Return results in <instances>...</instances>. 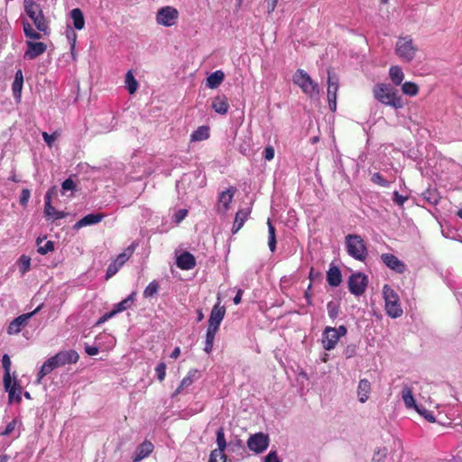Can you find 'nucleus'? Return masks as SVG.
<instances>
[{
  "label": "nucleus",
  "mask_w": 462,
  "mask_h": 462,
  "mask_svg": "<svg viewBox=\"0 0 462 462\" xmlns=\"http://www.w3.org/2000/svg\"><path fill=\"white\" fill-rule=\"evenodd\" d=\"M402 91L407 96L414 97L419 92V87L413 82L406 81L402 85Z\"/></svg>",
  "instance_id": "nucleus-45"
},
{
  "label": "nucleus",
  "mask_w": 462,
  "mask_h": 462,
  "mask_svg": "<svg viewBox=\"0 0 462 462\" xmlns=\"http://www.w3.org/2000/svg\"><path fill=\"white\" fill-rule=\"evenodd\" d=\"M134 247L128 246L123 253L117 255L116 259L108 265L106 273V279L114 276L119 269L125 263L134 253Z\"/></svg>",
  "instance_id": "nucleus-12"
},
{
  "label": "nucleus",
  "mask_w": 462,
  "mask_h": 462,
  "mask_svg": "<svg viewBox=\"0 0 462 462\" xmlns=\"http://www.w3.org/2000/svg\"><path fill=\"white\" fill-rule=\"evenodd\" d=\"M18 420L16 419H14L12 421H10L4 431L1 432V435L3 436H8L11 433H13L17 426Z\"/></svg>",
  "instance_id": "nucleus-54"
},
{
  "label": "nucleus",
  "mask_w": 462,
  "mask_h": 462,
  "mask_svg": "<svg viewBox=\"0 0 462 462\" xmlns=\"http://www.w3.org/2000/svg\"><path fill=\"white\" fill-rule=\"evenodd\" d=\"M416 411L421 415L425 420H427L429 422H435L436 419L433 416L432 412L427 410L424 406L419 405L416 408Z\"/></svg>",
  "instance_id": "nucleus-49"
},
{
  "label": "nucleus",
  "mask_w": 462,
  "mask_h": 462,
  "mask_svg": "<svg viewBox=\"0 0 462 462\" xmlns=\"http://www.w3.org/2000/svg\"><path fill=\"white\" fill-rule=\"evenodd\" d=\"M270 438L263 432L253 434L247 439L248 448L255 454H261L265 451L269 446Z\"/></svg>",
  "instance_id": "nucleus-10"
},
{
  "label": "nucleus",
  "mask_w": 462,
  "mask_h": 462,
  "mask_svg": "<svg viewBox=\"0 0 462 462\" xmlns=\"http://www.w3.org/2000/svg\"><path fill=\"white\" fill-rule=\"evenodd\" d=\"M159 290V284L156 281L151 282L143 291V296L145 298H151L154 296Z\"/></svg>",
  "instance_id": "nucleus-47"
},
{
  "label": "nucleus",
  "mask_w": 462,
  "mask_h": 462,
  "mask_svg": "<svg viewBox=\"0 0 462 462\" xmlns=\"http://www.w3.org/2000/svg\"><path fill=\"white\" fill-rule=\"evenodd\" d=\"M418 47L414 44L411 36H401L398 38L395 45V53L402 60L406 62H411L414 60Z\"/></svg>",
  "instance_id": "nucleus-6"
},
{
  "label": "nucleus",
  "mask_w": 462,
  "mask_h": 462,
  "mask_svg": "<svg viewBox=\"0 0 462 462\" xmlns=\"http://www.w3.org/2000/svg\"><path fill=\"white\" fill-rule=\"evenodd\" d=\"M67 38H68L69 42H70L71 50L73 51L75 48V44H76L77 34L71 28H69L67 30Z\"/></svg>",
  "instance_id": "nucleus-61"
},
{
  "label": "nucleus",
  "mask_w": 462,
  "mask_h": 462,
  "mask_svg": "<svg viewBox=\"0 0 462 462\" xmlns=\"http://www.w3.org/2000/svg\"><path fill=\"white\" fill-rule=\"evenodd\" d=\"M42 307V304L38 306L33 311L20 315L19 317L15 318L9 324L7 328V333L10 335L18 334L22 330V328H23L27 324L28 320L40 311Z\"/></svg>",
  "instance_id": "nucleus-14"
},
{
  "label": "nucleus",
  "mask_w": 462,
  "mask_h": 462,
  "mask_svg": "<svg viewBox=\"0 0 462 462\" xmlns=\"http://www.w3.org/2000/svg\"><path fill=\"white\" fill-rule=\"evenodd\" d=\"M85 352L88 355V356H96L98 354L99 352V349L97 346H89L88 344H85Z\"/></svg>",
  "instance_id": "nucleus-64"
},
{
  "label": "nucleus",
  "mask_w": 462,
  "mask_h": 462,
  "mask_svg": "<svg viewBox=\"0 0 462 462\" xmlns=\"http://www.w3.org/2000/svg\"><path fill=\"white\" fill-rule=\"evenodd\" d=\"M344 356L346 358H351L356 354V344H349L346 346L344 349Z\"/></svg>",
  "instance_id": "nucleus-55"
},
{
  "label": "nucleus",
  "mask_w": 462,
  "mask_h": 462,
  "mask_svg": "<svg viewBox=\"0 0 462 462\" xmlns=\"http://www.w3.org/2000/svg\"><path fill=\"white\" fill-rule=\"evenodd\" d=\"M249 214H250V209L249 208L239 209L236 212V217H235V221H234V224H233V227H232V233L233 234L237 233L242 228V226H244V224H245V220L247 219Z\"/></svg>",
  "instance_id": "nucleus-26"
},
{
  "label": "nucleus",
  "mask_w": 462,
  "mask_h": 462,
  "mask_svg": "<svg viewBox=\"0 0 462 462\" xmlns=\"http://www.w3.org/2000/svg\"><path fill=\"white\" fill-rule=\"evenodd\" d=\"M23 32L27 38L32 40H39L42 38L41 33L35 32L29 23H23Z\"/></svg>",
  "instance_id": "nucleus-46"
},
{
  "label": "nucleus",
  "mask_w": 462,
  "mask_h": 462,
  "mask_svg": "<svg viewBox=\"0 0 462 462\" xmlns=\"http://www.w3.org/2000/svg\"><path fill=\"white\" fill-rule=\"evenodd\" d=\"M327 281L332 287H337L342 282L341 272L337 266H330L327 273Z\"/></svg>",
  "instance_id": "nucleus-28"
},
{
  "label": "nucleus",
  "mask_w": 462,
  "mask_h": 462,
  "mask_svg": "<svg viewBox=\"0 0 462 462\" xmlns=\"http://www.w3.org/2000/svg\"><path fill=\"white\" fill-rule=\"evenodd\" d=\"M58 365L53 358V356L50 357L49 359H47L43 365H42L39 373H38V376H37V383H40L42 379L46 376L47 374H49L50 373H51L55 368H57Z\"/></svg>",
  "instance_id": "nucleus-29"
},
{
  "label": "nucleus",
  "mask_w": 462,
  "mask_h": 462,
  "mask_svg": "<svg viewBox=\"0 0 462 462\" xmlns=\"http://www.w3.org/2000/svg\"><path fill=\"white\" fill-rule=\"evenodd\" d=\"M263 462H282L279 458L277 451L272 450L264 457Z\"/></svg>",
  "instance_id": "nucleus-59"
},
{
  "label": "nucleus",
  "mask_w": 462,
  "mask_h": 462,
  "mask_svg": "<svg viewBox=\"0 0 462 462\" xmlns=\"http://www.w3.org/2000/svg\"><path fill=\"white\" fill-rule=\"evenodd\" d=\"M211 107L216 113L226 115L229 109L227 97L225 95L215 97L212 100Z\"/></svg>",
  "instance_id": "nucleus-24"
},
{
  "label": "nucleus",
  "mask_w": 462,
  "mask_h": 462,
  "mask_svg": "<svg viewBox=\"0 0 462 462\" xmlns=\"http://www.w3.org/2000/svg\"><path fill=\"white\" fill-rule=\"evenodd\" d=\"M216 435L217 448L211 451L208 462H226V456L224 453L226 448L224 429L220 427L217 430Z\"/></svg>",
  "instance_id": "nucleus-8"
},
{
  "label": "nucleus",
  "mask_w": 462,
  "mask_h": 462,
  "mask_svg": "<svg viewBox=\"0 0 462 462\" xmlns=\"http://www.w3.org/2000/svg\"><path fill=\"white\" fill-rule=\"evenodd\" d=\"M114 316H116V312L112 310L111 311L105 313L103 316H101L96 325L98 326L100 324H103L109 319L113 318Z\"/></svg>",
  "instance_id": "nucleus-63"
},
{
  "label": "nucleus",
  "mask_w": 462,
  "mask_h": 462,
  "mask_svg": "<svg viewBox=\"0 0 462 462\" xmlns=\"http://www.w3.org/2000/svg\"><path fill=\"white\" fill-rule=\"evenodd\" d=\"M53 358L58 365L63 366L69 364H76L79 361V356L75 350L60 351L53 356Z\"/></svg>",
  "instance_id": "nucleus-18"
},
{
  "label": "nucleus",
  "mask_w": 462,
  "mask_h": 462,
  "mask_svg": "<svg viewBox=\"0 0 462 462\" xmlns=\"http://www.w3.org/2000/svg\"><path fill=\"white\" fill-rule=\"evenodd\" d=\"M218 329L208 328L206 332V340H205V347L204 351L207 354H210L213 348L215 336Z\"/></svg>",
  "instance_id": "nucleus-39"
},
{
  "label": "nucleus",
  "mask_w": 462,
  "mask_h": 462,
  "mask_svg": "<svg viewBox=\"0 0 462 462\" xmlns=\"http://www.w3.org/2000/svg\"><path fill=\"white\" fill-rule=\"evenodd\" d=\"M347 329L344 325L338 328L326 327L322 332V346L329 351L336 347L340 337L346 335Z\"/></svg>",
  "instance_id": "nucleus-7"
},
{
  "label": "nucleus",
  "mask_w": 462,
  "mask_h": 462,
  "mask_svg": "<svg viewBox=\"0 0 462 462\" xmlns=\"http://www.w3.org/2000/svg\"><path fill=\"white\" fill-rule=\"evenodd\" d=\"M346 248L351 257L361 262L365 261L368 255L365 243L359 235H347L346 236Z\"/></svg>",
  "instance_id": "nucleus-4"
},
{
  "label": "nucleus",
  "mask_w": 462,
  "mask_h": 462,
  "mask_svg": "<svg viewBox=\"0 0 462 462\" xmlns=\"http://www.w3.org/2000/svg\"><path fill=\"white\" fill-rule=\"evenodd\" d=\"M176 263L181 270H191L196 266V259L189 252H184L177 257Z\"/></svg>",
  "instance_id": "nucleus-23"
},
{
  "label": "nucleus",
  "mask_w": 462,
  "mask_h": 462,
  "mask_svg": "<svg viewBox=\"0 0 462 462\" xmlns=\"http://www.w3.org/2000/svg\"><path fill=\"white\" fill-rule=\"evenodd\" d=\"M402 399L408 409H415L419 406L416 404L411 389L409 386H404L402 391Z\"/></svg>",
  "instance_id": "nucleus-34"
},
{
  "label": "nucleus",
  "mask_w": 462,
  "mask_h": 462,
  "mask_svg": "<svg viewBox=\"0 0 462 462\" xmlns=\"http://www.w3.org/2000/svg\"><path fill=\"white\" fill-rule=\"evenodd\" d=\"M372 181L382 187L389 186V181H387L379 172H375L372 175Z\"/></svg>",
  "instance_id": "nucleus-53"
},
{
  "label": "nucleus",
  "mask_w": 462,
  "mask_h": 462,
  "mask_svg": "<svg viewBox=\"0 0 462 462\" xmlns=\"http://www.w3.org/2000/svg\"><path fill=\"white\" fill-rule=\"evenodd\" d=\"M236 191V187H230L226 190H224L219 194L218 202L223 205L225 210L228 209Z\"/></svg>",
  "instance_id": "nucleus-32"
},
{
  "label": "nucleus",
  "mask_w": 462,
  "mask_h": 462,
  "mask_svg": "<svg viewBox=\"0 0 462 462\" xmlns=\"http://www.w3.org/2000/svg\"><path fill=\"white\" fill-rule=\"evenodd\" d=\"M153 448L154 446L151 441H143L136 448L133 457V461L140 462L142 459L147 457L152 452Z\"/></svg>",
  "instance_id": "nucleus-21"
},
{
  "label": "nucleus",
  "mask_w": 462,
  "mask_h": 462,
  "mask_svg": "<svg viewBox=\"0 0 462 462\" xmlns=\"http://www.w3.org/2000/svg\"><path fill=\"white\" fill-rule=\"evenodd\" d=\"M75 188L76 185L70 178L66 179L61 184L62 193H64L67 190H74Z\"/></svg>",
  "instance_id": "nucleus-57"
},
{
  "label": "nucleus",
  "mask_w": 462,
  "mask_h": 462,
  "mask_svg": "<svg viewBox=\"0 0 462 462\" xmlns=\"http://www.w3.org/2000/svg\"><path fill=\"white\" fill-rule=\"evenodd\" d=\"M381 260L388 268L397 273H403L406 271V264L393 254H383Z\"/></svg>",
  "instance_id": "nucleus-17"
},
{
  "label": "nucleus",
  "mask_w": 462,
  "mask_h": 462,
  "mask_svg": "<svg viewBox=\"0 0 462 462\" xmlns=\"http://www.w3.org/2000/svg\"><path fill=\"white\" fill-rule=\"evenodd\" d=\"M44 239L45 238L39 237L36 241L37 245H38L37 251L40 254H42V255H44L50 252H52L54 250V243L52 241H47V242H45V244L43 245H41V244L43 242Z\"/></svg>",
  "instance_id": "nucleus-44"
},
{
  "label": "nucleus",
  "mask_w": 462,
  "mask_h": 462,
  "mask_svg": "<svg viewBox=\"0 0 462 462\" xmlns=\"http://www.w3.org/2000/svg\"><path fill=\"white\" fill-rule=\"evenodd\" d=\"M368 277L362 273H353L348 279V289L356 296L362 295L367 287Z\"/></svg>",
  "instance_id": "nucleus-11"
},
{
  "label": "nucleus",
  "mask_w": 462,
  "mask_h": 462,
  "mask_svg": "<svg viewBox=\"0 0 462 462\" xmlns=\"http://www.w3.org/2000/svg\"><path fill=\"white\" fill-rule=\"evenodd\" d=\"M292 81L302 92L310 97H315L319 95V85L312 80L310 76L303 69H299L292 76Z\"/></svg>",
  "instance_id": "nucleus-5"
},
{
  "label": "nucleus",
  "mask_w": 462,
  "mask_h": 462,
  "mask_svg": "<svg viewBox=\"0 0 462 462\" xmlns=\"http://www.w3.org/2000/svg\"><path fill=\"white\" fill-rule=\"evenodd\" d=\"M267 225H268V245H269L271 252H274L276 249L275 227L273 226L270 219H268Z\"/></svg>",
  "instance_id": "nucleus-41"
},
{
  "label": "nucleus",
  "mask_w": 462,
  "mask_h": 462,
  "mask_svg": "<svg viewBox=\"0 0 462 462\" xmlns=\"http://www.w3.org/2000/svg\"><path fill=\"white\" fill-rule=\"evenodd\" d=\"M70 17L73 21V26L76 30H82L85 26V18L79 8H74L70 11Z\"/></svg>",
  "instance_id": "nucleus-33"
},
{
  "label": "nucleus",
  "mask_w": 462,
  "mask_h": 462,
  "mask_svg": "<svg viewBox=\"0 0 462 462\" xmlns=\"http://www.w3.org/2000/svg\"><path fill=\"white\" fill-rule=\"evenodd\" d=\"M27 50L24 52V59L26 60H34L40 55L43 54L47 50V45L43 42H26Z\"/></svg>",
  "instance_id": "nucleus-19"
},
{
  "label": "nucleus",
  "mask_w": 462,
  "mask_h": 462,
  "mask_svg": "<svg viewBox=\"0 0 462 462\" xmlns=\"http://www.w3.org/2000/svg\"><path fill=\"white\" fill-rule=\"evenodd\" d=\"M338 89V82L337 79L335 81L333 80V78L331 76L330 70L328 69V90H327V96H328V106L329 109L333 112L337 109V92Z\"/></svg>",
  "instance_id": "nucleus-15"
},
{
  "label": "nucleus",
  "mask_w": 462,
  "mask_h": 462,
  "mask_svg": "<svg viewBox=\"0 0 462 462\" xmlns=\"http://www.w3.org/2000/svg\"><path fill=\"white\" fill-rule=\"evenodd\" d=\"M371 384L367 379H361L358 383L357 396L360 402H365L369 398Z\"/></svg>",
  "instance_id": "nucleus-27"
},
{
  "label": "nucleus",
  "mask_w": 462,
  "mask_h": 462,
  "mask_svg": "<svg viewBox=\"0 0 462 462\" xmlns=\"http://www.w3.org/2000/svg\"><path fill=\"white\" fill-rule=\"evenodd\" d=\"M226 448L229 452L243 455L245 452L243 441L239 439H235L226 443Z\"/></svg>",
  "instance_id": "nucleus-38"
},
{
  "label": "nucleus",
  "mask_w": 462,
  "mask_h": 462,
  "mask_svg": "<svg viewBox=\"0 0 462 462\" xmlns=\"http://www.w3.org/2000/svg\"><path fill=\"white\" fill-rule=\"evenodd\" d=\"M225 74L222 70H216L207 78V87L214 89L217 88L224 80Z\"/></svg>",
  "instance_id": "nucleus-30"
},
{
  "label": "nucleus",
  "mask_w": 462,
  "mask_h": 462,
  "mask_svg": "<svg viewBox=\"0 0 462 462\" xmlns=\"http://www.w3.org/2000/svg\"><path fill=\"white\" fill-rule=\"evenodd\" d=\"M135 295H136L135 291H133L125 300L116 303L113 308V310L116 312V315L119 312H122V311H125V310L130 309L135 300Z\"/></svg>",
  "instance_id": "nucleus-31"
},
{
  "label": "nucleus",
  "mask_w": 462,
  "mask_h": 462,
  "mask_svg": "<svg viewBox=\"0 0 462 462\" xmlns=\"http://www.w3.org/2000/svg\"><path fill=\"white\" fill-rule=\"evenodd\" d=\"M23 5L25 13L32 20L37 30L45 35L49 34L50 28L40 5L34 0H24Z\"/></svg>",
  "instance_id": "nucleus-3"
},
{
  "label": "nucleus",
  "mask_w": 462,
  "mask_h": 462,
  "mask_svg": "<svg viewBox=\"0 0 462 462\" xmlns=\"http://www.w3.org/2000/svg\"><path fill=\"white\" fill-rule=\"evenodd\" d=\"M328 314L331 319H336L339 313V306L334 301H329L327 304Z\"/></svg>",
  "instance_id": "nucleus-50"
},
{
  "label": "nucleus",
  "mask_w": 462,
  "mask_h": 462,
  "mask_svg": "<svg viewBox=\"0 0 462 462\" xmlns=\"http://www.w3.org/2000/svg\"><path fill=\"white\" fill-rule=\"evenodd\" d=\"M388 454V450L385 447L379 448L374 452L372 458L373 462H383Z\"/></svg>",
  "instance_id": "nucleus-48"
},
{
  "label": "nucleus",
  "mask_w": 462,
  "mask_h": 462,
  "mask_svg": "<svg viewBox=\"0 0 462 462\" xmlns=\"http://www.w3.org/2000/svg\"><path fill=\"white\" fill-rule=\"evenodd\" d=\"M104 217H105L104 214H99V213L98 214H88V215L83 217L81 219H79L73 226V229L79 230V228H81L83 226L97 224L100 221H102Z\"/></svg>",
  "instance_id": "nucleus-25"
},
{
  "label": "nucleus",
  "mask_w": 462,
  "mask_h": 462,
  "mask_svg": "<svg viewBox=\"0 0 462 462\" xmlns=\"http://www.w3.org/2000/svg\"><path fill=\"white\" fill-rule=\"evenodd\" d=\"M125 86L130 94H134L137 90L138 82L134 79L131 70L127 71L125 75Z\"/></svg>",
  "instance_id": "nucleus-43"
},
{
  "label": "nucleus",
  "mask_w": 462,
  "mask_h": 462,
  "mask_svg": "<svg viewBox=\"0 0 462 462\" xmlns=\"http://www.w3.org/2000/svg\"><path fill=\"white\" fill-rule=\"evenodd\" d=\"M225 314L226 309L224 306H220V301H218L211 310L208 328L218 329Z\"/></svg>",
  "instance_id": "nucleus-16"
},
{
  "label": "nucleus",
  "mask_w": 462,
  "mask_h": 462,
  "mask_svg": "<svg viewBox=\"0 0 462 462\" xmlns=\"http://www.w3.org/2000/svg\"><path fill=\"white\" fill-rule=\"evenodd\" d=\"M19 271L22 275H24L30 271L31 268V258L25 254H23L16 262Z\"/></svg>",
  "instance_id": "nucleus-42"
},
{
  "label": "nucleus",
  "mask_w": 462,
  "mask_h": 462,
  "mask_svg": "<svg viewBox=\"0 0 462 462\" xmlns=\"http://www.w3.org/2000/svg\"><path fill=\"white\" fill-rule=\"evenodd\" d=\"M2 365L5 370L3 383L8 385L11 377L10 370H11V359L7 354H5L2 357Z\"/></svg>",
  "instance_id": "nucleus-40"
},
{
  "label": "nucleus",
  "mask_w": 462,
  "mask_h": 462,
  "mask_svg": "<svg viewBox=\"0 0 462 462\" xmlns=\"http://www.w3.org/2000/svg\"><path fill=\"white\" fill-rule=\"evenodd\" d=\"M274 148L272 145H268L263 150V157L266 161H272L274 158Z\"/></svg>",
  "instance_id": "nucleus-58"
},
{
  "label": "nucleus",
  "mask_w": 462,
  "mask_h": 462,
  "mask_svg": "<svg viewBox=\"0 0 462 462\" xmlns=\"http://www.w3.org/2000/svg\"><path fill=\"white\" fill-rule=\"evenodd\" d=\"M4 388L8 393L9 403L14 402H20L22 401V388L16 379L14 381L10 379L7 386L4 383Z\"/></svg>",
  "instance_id": "nucleus-20"
},
{
  "label": "nucleus",
  "mask_w": 462,
  "mask_h": 462,
  "mask_svg": "<svg viewBox=\"0 0 462 462\" xmlns=\"http://www.w3.org/2000/svg\"><path fill=\"white\" fill-rule=\"evenodd\" d=\"M56 191V187H51L44 196V214L48 218L57 220L65 217L68 214L63 211L57 210L51 206V197Z\"/></svg>",
  "instance_id": "nucleus-13"
},
{
  "label": "nucleus",
  "mask_w": 462,
  "mask_h": 462,
  "mask_svg": "<svg viewBox=\"0 0 462 462\" xmlns=\"http://www.w3.org/2000/svg\"><path fill=\"white\" fill-rule=\"evenodd\" d=\"M42 138H43L44 142L47 143V145L49 147H51L53 142L56 140L57 137H56L55 134H49L48 133L43 132Z\"/></svg>",
  "instance_id": "nucleus-62"
},
{
  "label": "nucleus",
  "mask_w": 462,
  "mask_h": 462,
  "mask_svg": "<svg viewBox=\"0 0 462 462\" xmlns=\"http://www.w3.org/2000/svg\"><path fill=\"white\" fill-rule=\"evenodd\" d=\"M23 85V76L21 69H18L15 73L14 79L12 85V90L15 97H21V92Z\"/></svg>",
  "instance_id": "nucleus-36"
},
{
  "label": "nucleus",
  "mask_w": 462,
  "mask_h": 462,
  "mask_svg": "<svg viewBox=\"0 0 462 462\" xmlns=\"http://www.w3.org/2000/svg\"><path fill=\"white\" fill-rule=\"evenodd\" d=\"M407 199L408 197L401 195L398 191L393 193V200L398 206H402Z\"/></svg>",
  "instance_id": "nucleus-56"
},
{
  "label": "nucleus",
  "mask_w": 462,
  "mask_h": 462,
  "mask_svg": "<svg viewBox=\"0 0 462 462\" xmlns=\"http://www.w3.org/2000/svg\"><path fill=\"white\" fill-rule=\"evenodd\" d=\"M209 137V127L201 125L198 127L190 135L191 142H200L207 140Z\"/></svg>",
  "instance_id": "nucleus-35"
},
{
  "label": "nucleus",
  "mask_w": 462,
  "mask_h": 462,
  "mask_svg": "<svg viewBox=\"0 0 462 462\" xmlns=\"http://www.w3.org/2000/svg\"><path fill=\"white\" fill-rule=\"evenodd\" d=\"M179 18V12L172 6H164L160 8L156 14V22L160 25L166 27L172 26Z\"/></svg>",
  "instance_id": "nucleus-9"
},
{
  "label": "nucleus",
  "mask_w": 462,
  "mask_h": 462,
  "mask_svg": "<svg viewBox=\"0 0 462 462\" xmlns=\"http://www.w3.org/2000/svg\"><path fill=\"white\" fill-rule=\"evenodd\" d=\"M200 377V372L197 369H190L188 374L181 380L179 387L172 393V397L180 393L182 389L189 387L193 382Z\"/></svg>",
  "instance_id": "nucleus-22"
},
{
  "label": "nucleus",
  "mask_w": 462,
  "mask_h": 462,
  "mask_svg": "<svg viewBox=\"0 0 462 462\" xmlns=\"http://www.w3.org/2000/svg\"><path fill=\"white\" fill-rule=\"evenodd\" d=\"M374 97L380 103L393 107L394 109L402 108L404 102L398 94V90L391 84L378 83L373 88Z\"/></svg>",
  "instance_id": "nucleus-1"
},
{
  "label": "nucleus",
  "mask_w": 462,
  "mask_h": 462,
  "mask_svg": "<svg viewBox=\"0 0 462 462\" xmlns=\"http://www.w3.org/2000/svg\"><path fill=\"white\" fill-rule=\"evenodd\" d=\"M383 298L385 303V311L389 317L396 319L402 315L403 310L399 295L389 284H384L383 287Z\"/></svg>",
  "instance_id": "nucleus-2"
},
{
  "label": "nucleus",
  "mask_w": 462,
  "mask_h": 462,
  "mask_svg": "<svg viewBox=\"0 0 462 462\" xmlns=\"http://www.w3.org/2000/svg\"><path fill=\"white\" fill-rule=\"evenodd\" d=\"M423 196H424L425 199H427L432 205L438 204L439 199V194L437 192L431 191L430 189L426 190L423 193Z\"/></svg>",
  "instance_id": "nucleus-51"
},
{
  "label": "nucleus",
  "mask_w": 462,
  "mask_h": 462,
  "mask_svg": "<svg viewBox=\"0 0 462 462\" xmlns=\"http://www.w3.org/2000/svg\"><path fill=\"white\" fill-rule=\"evenodd\" d=\"M389 76L392 82L395 86L401 85L402 81L404 79V74L401 67L399 66H392L389 69Z\"/></svg>",
  "instance_id": "nucleus-37"
},
{
  "label": "nucleus",
  "mask_w": 462,
  "mask_h": 462,
  "mask_svg": "<svg viewBox=\"0 0 462 462\" xmlns=\"http://www.w3.org/2000/svg\"><path fill=\"white\" fill-rule=\"evenodd\" d=\"M31 196V192L28 189H22L21 195H20V204L22 206H26L29 199Z\"/></svg>",
  "instance_id": "nucleus-60"
},
{
  "label": "nucleus",
  "mask_w": 462,
  "mask_h": 462,
  "mask_svg": "<svg viewBox=\"0 0 462 462\" xmlns=\"http://www.w3.org/2000/svg\"><path fill=\"white\" fill-rule=\"evenodd\" d=\"M155 372L157 378L160 382H162L166 375V365L163 362H161L155 367Z\"/></svg>",
  "instance_id": "nucleus-52"
}]
</instances>
